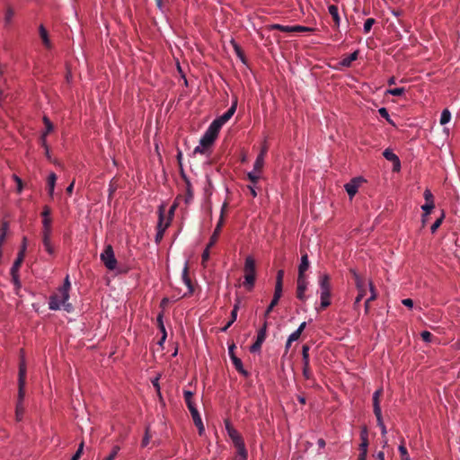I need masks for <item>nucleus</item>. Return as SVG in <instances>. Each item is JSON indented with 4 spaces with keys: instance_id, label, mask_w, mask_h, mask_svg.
I'll list each match as a JSON object with an SVG mask.
<instances>
[{
    "instance_id": "obj_14",
    "label": "nucleus",
    "mask_w": 460,
    "mask_h": 460,
    "mask_svg": "<svg viewBox=\"0 0 460 460\" xmlns=\"http://www.w3.org/2000/svg\"><path fill=\"white\" fill-rule=\"evenodd\" d=\"M361 443L359 445L358 457L366 460L368 447V432L367 427H363L360 432Z\"/></svg>"
},
{
    "instance_id": "obj_9",
    "label": "nucleus",
    "mask_w": 460,
    "mask_h": 460,
    "mask_svg": "<svg viewBox=\"0 0 460 460\" xmlns=\"http://www.w3.org/2000/svg\"><path fill=\"white\" fill-rule=\"evenodd\" d=\"M236 107H237V99H234V102H232L231 107L225 113H223L221 116L217 118L210 124V126L213 127L214 128H216L219 132L220 128L225 123H226L232 118V116L234 114V112L236 111Z\"/></svg>"
},
{
    "instance_id": "obj_43",
    "label": "nucleus",
    "mask_w": 460,
    "mask_h": 460,
    "mask_svg": "<svg viewBox=\"0 0 460 460\" xmlns=\"http://www.w3.org/2000/svg\"><path fill=\"white\" fill-rule=\"evenodd\" d=\"M450 119H451L450 111L447 109L443 110L441 112V115H440V124L446 125L447 123H448L450 121Z\"/></svg>"
},
{
    "instance_id": "obj_42",
    "label": "nucleus",
    "mask_w": 460,
    "mask_h": 460,
    "mask_svg": "<svg viewBox=\"0 0 460 460\" xmlns=\"http://www.w3.org/2000/svg\"><path fill=\"white\" fill-rule=\"evenodd\" d=\"M231 43L234 47V52L237 55V57L244 63L245 62L244 55H243V50H242L241 47L239 46V44L237 42H235L234 40H231Z\"/></svg>"
},
{
    "instance_id": "obj_2",
    "label": "nucleus",
    "mask_w": 460,
    "mask_h": 460,
    "mask_svg": "<svg viewBox=\"0 0 460 460\" xmlns=\"http://www.w3.org/2000/svg\"><path fill=\"white\" fill-rule=\"evenodd\" d=\"M26 363L24 358H22L21 362L19 364V371H18V399L15 407V416L18 421L22 420L24 407H23V399L25 396V384H26Z\"/></svg>"
},
{
    "instance_id": "obj_35",
    "label": "nucleus",
    "mask_w": 460,
    "mask_h": 460,
    "mask_svg": "<svg viewBox=\"0 0 460 460\" xmlns=\"http://www.w3.org/2000/svg\"><path fill=\"white\" fill-rule=\"evenodd\" d=\"M268 29L270 31L278 30L283 32H293V26L282 25L279 23L270 24L269 25Z\"/></svg>"
},
{
    "instance_id": "obj_62",
    "label": "nucleus",
    "mask_w": 460,
    "mask_h": 460,
    "mask_svg": "<svg viewBox=\"0 0 460 460\" xmlns=\"http://www.w3.org/2000/svg\"><path fill=\"white\" fill-rule=\"evenodd\" d=\"M209 250H210V248H208V243L205 250L202 252V255H201L202 262H205L209 259Z\"/></svg>"
},
{
    "instance_id": "obj_50",
    "label": "nucleus",
    "mask_w": 460,
    "mask_h": 460,
    "mask_svg": "<svg viewBox=\"0 0 460 460\" xmlns=\"http://www.w3.org/2000/svg\"><path fill=\"white\" fill-rule=\"evenodd\" d=\"M367 284H368V288H369V291H370V296L368 297V301H374L377 297L376 290L375 288V286H374L372 280H368Z\"/></svg>"
},
{
    "instance_id": "obj_7",
    "label": "nucleus",
    "mask_w": 460,
    "mask_h": 460,
    "mask_svg": "<svg viewBox=\"0 0 460 460\" xmlns=\"http://www.w3.org/2000/svg\"><path fill=\"white\" fill-rule=\"evenodd\" d=\"M350 272L352 273L355 280V285L358 289V296L355 298L353 308L354 310H358L359 306V303L364 298V296L367 294V288H366V283L362 279L361 276L355 270H351Z\"/></svg>"
},
{
    "instance_id": "obj_29",
    "label": "nucleus",
    "mask_w": 460,
    "mask_h": 460,
    "mask_svg": "<svg viewBox=\"0 0 460 460\" xmlns=\"http://www.w3.org/2000/svg\"><path fill=\"white\" fill-rule=\"evenodd\" d=\"M264 164L265 159L262 158V155H257L253 164V169L251 172H255L256 174L261 175V170L264 166Z\"/></svg>"
},
{
    "instance_id": "obj_34",
    "label": "nucleus",
    "mask_w": 460,
    "mask_h": 460,
    "mask_svg": "<svg viewBox=\"0 0 460 460\" xmlns=\"http://www.w3.org/2000/svg\"><path fill=\"white\" fill-rule=\"evenodd\" d=\"M193 196H194V193H193V190H192V185H191L190 180L186 179V194H185V199H184L185 203L190 204L193 199Z\"/></svg>"
},
{
    "instance_id": "obj_16",
    "label": "nucleus",
    "mask_w": 460,
    "mask_h": 460,
    "mask_svg": "<svg viewBox=\"0 0 460 460\" xmlns=\"http://www.w3.org/2000/svg\"><path fill=\"white\" fill-rule=\"evenodd\" d=\"M165 209L164 205H160L158 208V222L156 229L166 230L171 225V217L165 219Z\"/></svg>"
},
{
    "instance_id": "obj_11",
    "label": "nucleus",
    "mask_w": 460,
    "mask_h": 460,
    "mask_svg": "<svg viewBox=\"0 0 460 460\" xmlns=\"http://www.w3.org/2000/svg\"><path fill=\"white\" fill-rule=\"evenodd\" d=\"M364 181L365 180L362 177H355L344 185V189L349 199H352L356 195L360 184Z\"/></svg>"
},
{
    "instance_id": "obj_56",
    "label": "nucleus",
    "mask_w": 460,
    "mask_h": 460,
    "mask_svg": "<svg viewBox=\"0 0 460 460\" xmlns=\"http://www.w3.org/2000/svg\"><path fill=\"white\" fill-rule=\"evenodd\" d=\"M314 29L310 27H305L302 25H293V32H305V31H312Z\"/></svg>"
},
{
    "instance_id": "obj_15",
    "label": "nucleus",
    "mask_w": 460,
    "mask_h": 460,
    "mask_svg": "<svg viewBox=\"0 0 460 460\" xmlns=\"http://www.w3.org/2000/svg\"><path fill=\"white\" fill-rule=\"evenodd\" d=\"M308 282L305 277H297L296 297L302 302L306 300L305 291Z\"/></svg>"
},
{
    "instance_id": "obj_36",
    "label": "nucleus",
    "mask_w": 460,
    "mask_h": 460,
    "mask_svg": "<svg viewBox=\"0 0 460 460\" xmlns=\"http://www.w3.org/2000/svg\"><path fill=\"white\" fill-rule=\"evenodd\" d=\"M375 416L376 418L377 426L380 428L382 438H385L387 430H386V427L383 420L382 412L375 413Z\"/></svg>"
},
{
    "instance_id": "obj_45",
    "label": "nucleus",
    "mask_w": 460,
    "mask_h": 460,
    "mask_svg": "<svg viewBox=\"0 0 460 460\" xmlns=\"http://www.w3.org/2000/svg\"><path fill=\"white\" fill-rule=\"evenodd\" d=\"M14 16V12L11 7H8L4 13V23L5 25H10L13 22V18Z\"/></svg>"
},
{
    "instance_id": "obj_51",
    "label": "nucleus",
    "mask_w": 460,
    "mask_h": 460,
    "mask_svg": "<svg viewBox=\"0 0 460 460\" xmlns=\"http://www.w3.org/2000/svg\"><path fill=\"white\" fill-rule=\"evenodd\" d=\"M376 20L374 18H368L365 21L363 31L365 33H368L372 28V26L375 24Z\"/></svg>"
},
{
    "instance_id": "obj_40",
    "label": "nucleus",
    "mask_w": 460,
    "mask_h": 460,
    "mask_svg": "<svg viewBox=\"0 0 460 460\" xmlns=\"http://www.w3.org/2000/svg\"><path fill=\"white\" fill-rule=\"evenodd\" d=\"M309 346L305 344L302 347V361L303 365H309L310 364V358H309Z\"/></svg>"
},
{
    "instance_id": "obj_37",
    "label": "nucleus",
    "mask_w": 460,
    "mask_h": 460,
    "mask_svg": "<svg viewBox=\"0 0 460 460\" xmlns=\"http://www.w3.org/2000/svg\"><path fill=\"white\" fill-rule=\"evenodd\" d=\"M12 277V282L14 286L15 293L18 295L22 288L19 273H10Z\"/></svg>"
},
{
    "instance_id": "obj_57",
    "label": "nucleus",
    "mask_w": 460,
    "mask_h": 460,
    "mask_svg": "<svg viewBox=\"0 0 460 460\" xmlns=\"http://www.w3.org/2000/svg\"><path fill=\"white\" fill-rule=\"evenodd\" d=\"M420 337L427 343H429L432 341V334L429 331L421 332Z\"/></svg>"
},
{
    "instance_id": "obj_26",
    "label": "nucleus",
    "mask_w": 460,
    "mask_h": 460,
    "mask_svg": "<svg viewBox=\"0 0 460 460\" xmlns=\"http://www.w3.org/2000/svg\"><path fill=\"white\" fill-rule=\"evenodd\" d=\"M284 270H279L276 276L275 293L282 294Z\"/></svg>"
},
{
    "instance_id": "obj_30",
    "label": "nucleus",
    "mask_w": 460,
    "mask_h": 460,
    "mask_svg": "<svg viewBox=\"0 0 460 460\" xmlns=\"http://www.w3.org/2000/svg\"><path fill=\"white\" fill-rule=\"evenodd\" d=\"M23 260L24 256L22 255V252H18L17 257L11 267L10 273H19V270Z\"/></svg>"
},
{
    "instance_id": "obj_24",
    "label": "nucleus",
    "mask_w": 460,
    "mask_h": 460,
    "mask_svg": "<svg viewBox=\"0 0 460 460\" xmlns=\"http://www.w3.org/2000/svg\"><path fill=\"white\" fill-rule=\"evenodd\" d=\"M358 57V50H355L354 52L350 53L349 56L343 58L340 64L344 67L350 66L351 63L355 61Z\"/></svg>"
},
{
    "instance_id": "obj_20",
    "label": "nucleus",
    "mask_w": 460,
    "mask_h": 460,
    "mask_svg": "<svg viewBox=\"0 0 460 460\" xmlns=\"http://www.w3.org/2000/svg\"><path fill=\"white\" fill-rule=\"evenodd\" d=\"M309 268V260L307 253H305L301 256L300 263L298 265V276L297 277H305V273Z\"/></svg>"
},
{
    "instance_id": "obj_60",
    "label": "nucleus",
    "mask_w": 460,
    "mask_h": 460,
    "mask_svg": "<svg viewBox=\"0 0 460 460\" xmlns=\"http://www.w3.org/2000/svg\"><path fill=\"white\" fill-rule=\"evenodd\" d=\"M164 232H165V230L156 229V234L155 236V241L156 243H159L161 242V240L164 237Z\"/></svg>"
},
{
    "instance_id": "obj_59",
    "label": "nucleus",
    "mask_w": 460,
    "mask_h": 460,
    "mask_svg": "<svg viewBox=\"0 0 460 460\" xmlns=\"http://www.w3.org/2000/svg\"><path fill=\"white\" fill-rule=\"evenodd\" d=\"M303 376L309 380L312 378V373L309 365H303Z\"/></svg>"
},
{
    "instance_id": "obj_63",
    "label": "nucleus",
    "mask_w": 460,
    "mask_h": 460,
    "mask_svg": "<svg viewBox=\"0 0 460 460\" xmlns=\"http://www.w3.org/2000/svg\"><path fill=\"white\" fill-rule=\"evenodd\" d=\"M300 337V334L298 332L295 331L293 332L289 336H288V340H289V342H293V341H296L299 339Z\"/></svg>"
},
{
    "instance_id": "obj_17",
    "label": "nucleus",
    "mask_w": 460,
    "mask_h": 460,
    "mask_svg": "<svg viewBox=\"0 0 460 460\" xmlns=\"http://www.w3.org/2000/svg\"><path fill=\"white\" fill-rule=\"evenodd\" d=\"M383 155L386 160L393 162L394 171L400 170V167H401L400 159L392 150L385 149L383 153Z\"/></svg>"
},
{
    "instance_id": "obj_55",
    "label": "nucleus",
    "mask_w": 460,
    "mask_h": 460,
    "mask_svg": "<svg viewBox=\"0 0 460 460\" xmlns=\"http://www.w3.org/2000/svg\"><path fill=\"white\" fill-rule=\"evenodd\" d=\"M434 208L435 204H423L421 206V210L423 211V214H425V216H429Z\"/></svg>"
},
{
    "instance_id": "obj_22",
    "label": "nucleus",
    "mask_w": 460,
    "mask_h": 460,
    "mask_svg": "<svg viewBox=\"0 0 460 460\" xmlns=\"http://www.w3.org/2000/svg\"><path fill=\"white\" fill-rule=\"evenodd\" d=\"M51 234H42V243L44 249L49 255L54 254V247L51 243Z\"/></svg>"
},
{
    "instance_id": "obj_13",
    "label": "nucleus",
    "mask_w": 460,
    "mask_h": 460,
    "mask_svg": "<svg viewBox=\"0 0 460 460\" xmlns=\"http://www.w3.org/2000/svg\"><path fill=\"white\" fill-rule=\"evenodd\" d=\"M261 175L256 174L255 172H249L247 173V179L250 181V184L247 186L249 189L251 195L253 198H256L258 193L257 190H259V180L261 179Z\"/></svg>"
},
{
    "instance_id": "obj_19",
    "label": "nucleus",
    "mask_w": 460,
    "mask_h": 460,
    "mask_svg": "<svg viewBox=\"0 0 460 460\" xmlns=\"http://www.w3.org/2000/svg\"><path fill=\"white\" fill-rule=\"evenodd\" d=\"M239 307H240V301H237L234 305L233 310L231 312L230 320H227V323L223 328H221L222 332H226L228 330V328L236 321Z\"/></svg>"
},
{
    "instance_id": "obj_4",
    "label": "nucleus",
    "mask_w": 460,
    "mask_h": 460,
    "mask_svg": "<svg viewBox=\"0 0 460 460\" xmlns=\"http://www.w3.org/2000/svg\"><path fill=\"white\" fill-rule=\"evenodd\" d=\"M183 396H184V400L187 404V407L191 414L193 422H194L195 426L198 428L199 434L201 436L205 432V428H204L201 417L199 415V412L193 402V393L191 391L185 390L183 392Z\"/></svg>"
},
{
    "instance_id": "obj_1",
    "label": "nucleus",
    "mask_w": 460,
    "mask_h": 460,
    "mask_svg": "<svg viewBox=\"0 0 460 460\" xmlns=\"http://www.w3.org/2000/svg\"><path fill=\"white\" fill-rule=\"evenodd\" d=\"M71 288L69 276L64 279L63 285L59 287L56 293L49 296V308L52 311L59 310L62 306L67 312L72 310V305L67 303L69 299V290Z\"/></svg>"
},
{
    "instance_id": "obj_47",
    "label": "nucleus",
    "mask_w": 460,
    "mask_h": 460,
    "mask_svg": "<svg viewBox=\"0 0 460 460\" xmlns=\"http://www.w3.org/2000/svg\"><path fill=\"white\" fill-rule=\"evenodd\" d=\"M120 450L119 446L115 445L112 447L110 454L103 460H114Z\"/></svg>"
},
{
    "instance_id": "obj_52",
    "label": "nucleus",
    "mask_w": 460,
    "mask_h": 460,
    "mask_svg": "<svg viewBox=\"0 0 460 460\" xmlns=\"http://www.w3.org/2000/svg\"><path fill=\"white\" fill-rule=\"evenodd\" d=\"M84 447V441H82L79 444L76 452L74 454V456H72V458L70 460H79V458L81 457V456L83 454Z\"/></svg>"
},
{
    "instance_id": "obj_41",
    "label": "nucleus",
    "mask_w": 460,
    "mask_h": 460,
    "mask_svg": "<svg viewBox=\"0 0 460 460\" xmlns=\"http://www.w3.org/2000/svg\"><path fill=\"white\" fill-rule=\"evenodd\" d=\"M378 113L382 118H384L389 124L394 126V120L391 119L389 112L385 107H381L378 109Z\"/></svg>"
},
{
    "instance_id": "obj_48",
    "label": "nucleus",
    "mask_w": 460,
    "mask_h": 460,
    "mask_svg": "<svg viewBox=\"0 0 460 460\" xmlns=\"http://www.w3.org/2000/svg\"><path fill=\"white\" fill-rule=\"evenodd\" d=\"M423 197L425 199V204H435L433 194L429 189H426L424 190Z\"/></svg>"
},
{
    "instance_id": "obj_8",
    "label": "nucleus",
    "mask_w": 460,
    "mask_h": 460,
    "mask_svg": "<svg viewBox=\"0 0 460 460\" xmlns=\"http://www.w3.org/2000/svg\"><path fill=\"white\" fill-rule=\"evenodd\" d=\"M101 261L109 270H114L117 268V260L111 244H107L100 255Z\"/></svg>"
},
{
    "instance_id": "obj_33",
    "label": "nucleus",
    "mask_w": 460,
    "mask_h": 460,
    "mask_svg": "<svg viewBox=\"0 0 460 460\" xmlns=\"http://www.w3.org/2000/svg\"><path fill=\"white\" fill-rule=\"evenodd\" d=\"M267 328H268V321L265 320L262 326L257 332V336H256L257 341H260L261 343L264 342V341L266 339V334H267Z\"/></svg>"
},
{
    "instance_id": "obj_23",
    "label": "nucleus",
    "mask_w": 460,
    "mask_h": 460,
    "mask_svg": "<svg viewBox=\"0 0 460 460\" xmlns=\"http://www.w3.org/2000/svg\"><path fill=\"white\" fill-rule=\"evenodd\" d=\"M57 181V175L55 172H50L48 177V193L50 198L54 196V190Z\"/></svg>"
},
{
    "instance_id": "obj_6",
    "label": "nucleus",
    "mask_w": 460,
    "mask_h": 460,
    "mask_svg": "<svg viewBox=\"0 0 460 460\" xmlns=\"http://www.w3.org/2000/svg\"><path fill=\"white\" fill-rule=\"evenodd\" d=\"M217 135L218 131L209 125L204 135L201 137L199 146L194 148L193 153L205 154L206 151L213 145Z\"/></svg>"
},
{
    "instance_id": "obj_3",
    "label": "nucleus",
    "mask_w": 460,
    "mask_h": 460,
    "mask_svg": "<svg viewBox=\"0 0 460 460\" xmlns=\"http://www.w3.org/2000/svg\"><path fill=\"white\" fill-rule=\"evenodd\" d=\"M225 424L226 432L236 448V456L234 460H246L248 453L242 436L228 420Z\"/></svg>"
},
{
    "instance_id": "obj_61",
    "label": "nucleus",
    "mask_w": 460,
    "mask_h": 460,
    "mask_svg": "<svg viewBox=\"0 0 460 460\" xmlns=\"http://www.w3.org/2000/svg\"><path fill=\"white\" fill-rule=\"evenodd\" d=\"M159 379H160V376H155L154 379H152V385L155 388L157 394L159 395H161Z\"/></svg>"
},
{
    "instance_id": "obj_53",
    "label": "nucleus",
    "mask_w": 460,
    "mask_h": 460,
    "mask_svg": "<svg viewBox=\"0 0 460 460\" xmlns=\"http://www.w3.org/2000/svg\"><path fill=\"white\" fill-rule=\"evenodd\" d=\"M13 181L16 182L17 186H16V190L18 193H22V189H23V185H22V179L16 175V174H13Z\"/></svg>"
},
{
    "instance_id": "obj_31",
    "label": "nucleus",
    "mask_w": 460,
    "mask_h": 460,
    "mask_svg": "<svg viewBox=\"0 0 460 460\" xmlns=\"http://www.w3.org/2000/svg\"><path fill=\"white\" fill-rule=\"evenodd\" d=\"M232 363L235 369L244 376H248V372L244 369L242 360L238 357H232Z\"/></svg>"
},
{
    "instance_id": "obj_12",
    "label": "nucleus",
    "mask_w": 460,
    "mask_h": 460,
    "mask_svg": "<svg viewBox=\"0 0 460 460\" xmlns=\"http://www.w3.org/2000/svg\"><path fill=\"white\" fill-rule=\"evenodd\" d=\"M226 208V203L225 202L222 206V208H221V214H220V218L214 229V232L212 234V235L210 236V239H209V242H208V248H211L215 245V243H217V238H218V235L221 232V228H222V226H223V216H224V212H225V209Z\"/></svg>"
},
{
    "instance_id": "obj_32",
    "label": "nucleus",
    "mask_w": 460,
    "mask_h": 460,
    "mask_svg": "<svg viewBox=\"0 0 460 460\" xmlns=\"http://www.w3.org/2000/svg\"><path fill=\"white\" fill-rule=\"evenodd\" d=\"M256 275H244L243 287L248 290L252 291L255 285Z\"/></svg>"
},
{
    "instance_id": "obj_10",
    "label": "nucleus",
    "mask_w": 460,
    "mask_h": 460,
    "mask_svg": "<svg viewBox=\"0 0 460 460\" xmlns=\"http://www.w3.org/2000/svg\"><path fill=\"white\" fill-rule=\"evenodd\" d=\"M181 279H182L183 283L187 287V291L182 293V294L179 293V294L175 295V296L173 298V302L178 301L181 297H184V296H190L194 292L193 285H192L191 280H190V279L189 277V269H188V264L187 263H185V265H184V267L182 269Z\"/></svg>"
},
{
    "instance_id": "obj_18",
    "label": "nucleus",
    "mask_w": 460,
    "mask_h": 460,
    "mask_svg": "<svg viewBox=\"0 0 460 460\" xmlns=\"http://www.w3.org/2000/svg\"><path fill=\"white\" fill-rule=\"evenodd\" d=\"M243 271L244 275H256L255 260L252 256L249 255L245 258Z\"/></svg>"
},
{
    "instance_id": "obj_64",
    "label": "nucleus",
    "mask_w": 460,
    "mask_h": 460,
    "mask_svg": "<svg viewBox=\"0 0 460 460\" xmlns=\"http://www.w3.org/2000/svg\"><path fill=\"white\" fill-rule=\"evenodd\" d=\"M42 219L43 218H51L50 217V208L48 206H45L43 208V211L41 213Z\"/></svg>"
},
{
    "instance_id": "obj_25",
    "label": "nucleus",
    "mask_w": 460,
    "mask_h": 460,
    "mask_svg": "<svg viewBox=\"0 0 460 460\" xmlns=\"http://www.w3.org/2000/svg\"><path fill=\"white\" fill-rule=\"evenodd\" d=\"M39 33H40V36L42 40V42L44 44V46L48 49H50L51 48V42H50V40L49 38V34H48V31L46 30V28L41 24L40 25L39 27Z\"/></svg>"
},
{
    "instance_id": "obj_21",
    "label": "nucleus",
    "mask_w": 460,
    "mask_h": 460,
    "mask_svg": "<svg viewBox=\"0 0 460 460\" xmlns=\"http://www.w3.org/2000/svg\"><path fill=\"white\" fill-rule=\"evenodd\" d=\"M382 393H383V388H378L373 394V411H374V413H380V412H382L381 406H380V396H381Z\"/></svg>"
},
{
    "instance_id": "obj_54",
    "label": "nucleus",
    "mask_w": 460,
    "mask_h": 460,
    "mask_svg": "<svg viewBox=\"0 0 460 460\" xmlns=\"http://www.w3.org/2000/svg\"><path fill=\"white\" fill-rule=\"evenodd\" d=\"M262 343L255 341L250 347V351L252 353H260L261 349Z\"/></svg>"
},
{
    "instance_id": "obj_46",
    "label": "nucleus",
    "mask_w": 460,
    "mask_h": 460,
    "mask_svg": "<svg viewBox=\"0 0 460 460\" xmlns=\"http://www.w3.org/2000/svg\"><path fill=\"white\" fill-rule=\"evenodd\" d=\"M43 122H44V125H45V130L42 132V134L48 135L51 131H53V129H54L53 124L50 121V119L48 117H46V116L43 117Z\"/></svg>"
},
{
    "instance_id": "obj_5",
    "label": "nucleus",
    "mask_w": 460,
    "mask_h": 460,
    "mask_svg": "<svg viewBox=\"0 0 460 460\" xmlns=\"http://www.w3.org/2000/svg\"><path fill=\"white\" fill-rule=\"evenodd\" d=\"M320 287V308L325 309L331 305V283L328 274H322L319 277Z\"/></svg>"
},
{
    "instance_id": "obj_27",
    "label": "nucleus",
    "mask_w": 460,
    "mask_h": 460,
    "mask_svg": "<svg viewBox=\"0 0 460 460\" xmlns=\"http://www.w3.org/2000/svg\"><path fill=\"white\" fill-rule=\"evenodd\" d=\"M328 12L332 15L333 22L335 23L336 27H339L341 24V17L339 15V10L338 7L334 4L328 6Z\"/></svg>"
},
{
    "instance_id": "obj_38",
    "label": "nucleus",
    "mask_w": 460,
    "mask_h": 460,
    "mask_svg": "<svg viewBox=\"0 0 460 460\" xmlns=\"http://www.w3.org/2000/svg\"><path fill=\"white\" fill-rule=\"evenodd\" d=\"M51 218L42 219V234H52Z\"/></svg>"
},
{
    "instance_id": "obj_44",
    "label": "nucleus",
    "mask_w": 460,
    "mask_h": 460,
    "mask_svg": "<svg viewBox=\"0 0 460 460\" xmlns=\"http://www.w3.org/2000/svg\"><path fill=\"white\" fill-rule=\"evenodd\" d=\"M445 218V214L444 212L442 211L440 217L431 225L430 226V232L432 234L436 233V231L438 230V228L441 226L443 220Z\"/></svg>"
},
{
    "instance_id": "obj_58",
    "label": "nucleus",
    "mask_w": 460,
    "mask_h": 460,
    "mask_svg": "<svg viewBox=\"0 0 460 460\" xmlns=\"http://www.w3.org/2000/svg\"><path fill=\"white\" fill-rule=\"evenodd\" d=\"M163 318H164V312H161L158 315H157V323H158V326H159V329L161 330L162 332H166L165 331V327H164V321H163Z\"/></svg>"
},
{
    "instance_id": "obj_49",
    "label": "nucleus",
    "mask_w": 460,
    "mask_h": 460,
    "mask_svg": "<svg viewBox=\"0 0 460 460\" xmlns=\"http://www.w3.org/2000/svg\"><path fill=\"white\" fill-rule=\"evenodd\" d=\"M398 450H399L402 460H411L410 456H409L407 449L403 443H402L398 447Z\"/></svg>"
},
{
    "instance_id": "obj_28",
    "label": "nucleus",
    "mask_w": 460,
    "mask_h": 460,
    "mask_svg": "<svg viewBox=\"0 0 460 460\" xmlns=\"http://www.w3.org/2000/svg\"><path fill=\"white\" fill-rule=\"evenodd\" d=\"M281 296H282V294L274 292L273 298L264 313L265 320H267L269 314L273 310L274 306L278 305Z\"/></svg>"
},
{
    "instance_id": "obj_39",
    "label": "nucleus",
    "mask_w": 460,
    "mask_h": 460,
    "mask_svg": "<svg viewBox=\"0 0 460 460\" xmlns=\"http://www.w3.org/2000/svg\"><path fill=\"white\" fill-rule=\"evenodd\" d=\"M405 93V88L403 87H397L393 89H387L385 92V95H393V96H402Z\"/></svg>"
}]
</instances>
